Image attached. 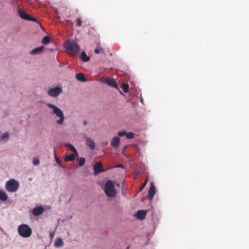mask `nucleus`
<instances>
[{
	"mask_svg": "<svg viewBox=\"0 0 249 249\" xmlns=\"http://www.w3.org/2000/svg\"><path fill=\"white\" fill-rule=\"evenodd\" d=\"M65 48L68 53L73 57L76 56L80 52V47L76 42L72 40L65 42Z\"/></svg>",
	"mask_w": 249,
	"mask_h": 249,
	"instance_id": "nucleus-1",
	"label": "nucleus"
},
{
	"mask_svg": "<svg viewBox=\"0 0 249 249\" xmlns=\"http://www.w3.org/2000/svg\"><path fill=\"white\" fill-rule=\"evenodd\" d=\"M104 191L106 195L110 197H114L117 195L115 186L111 180L107 181L105 185Z\"/></svg>",
	"mask_w": 249,
	"mask_h": 249,
	"instance_id": "nucleus-2",
	"label": "nucleus"
},
{
	"mask_svg": "<svg viewBox=\"0 0 249 249\" xmlns=\"http://www.w3.org/2000/svg\"><path fill=\"white\" fill-rule=\"evenodd\" d=\"M18 234L22 237H29L32 234V230L30 227L26 224H21L18 228Z\"/></svg>",
	"mask_w": 249,
	"mask_h": 249,
	"instance_id": "nucleus-3",
	"label": "nucleus"
},
{
	"mask_svg": "<svg viewBox=\"0 0 249 249\" xmlns=\"http://www.w3.org/2000/svg\"><path fill=\"white\" fill-rule=\"evenodd\" d=\"M47 106L53 108V113L59 118V119L57 121L56 123L59 125L62 124L64 121V116L62 111L53 104H48Z\"/></svg>",
	"mask_w": 249,
	"mask_h": 249,
	"instance_id": "nucleus-4",
	"label": "nucleus"
},
{
	"mask_svg": "<svg viewBox=\"0 0 249 249\" xmlns=\"http://www.w3.org/2000/svg\"><path fill=\"white\" fill-rule=\"evenodd\" d=\"M18 182L15 179H11L6 181L5 189L8 192H15L19 188Z\"/></svg>",
	"mask_w": 249,
	"mask_h": 249,
	"instance_id": "nucleus-5",
	"label": "nucleus"
},
{
	"mask_svg": "<svg viewBox=\"0 0 249 249\" xmlns=\"http://www.w3.org/2000/svg\"><path fill=\"white\" fill-rule=\"evenodd\" d=\"M62 91L61 88L56 87L53 88H51L48 90V94L51 97L57 96Z\"/></svg>",
	"mask_w": 249,
	"mask_h": 249,
	"instance_id": "nucleus-6",
	"label": "nucleus"
},
{
	"mask_svg": "<svg viewBox=\"0 0 249 249\" xmlns=\"http://www.w3.org/2000/svg\"><path fill=\"white\" fill-rule=\"evenodd\" d=\"M93 169L95 175H97L99 173L103 172L104 169L101 162H97L94 165Z\"/></svg>",
	"mask_w": 249,
	"mask_h": 249,
	"instance_id": "nucleus-7",
	"label": "nucleus"
},
{
	"mask_svg": "<svg viewBox=\"0 0 249 249\" xmlns=\"http://www.w3.org/2000/svg\"><path fill=\"white\" fill-rule=\"evenodd\" d=\"M104 81L108 86L113 88L118 89L117 83L114 79L107 78L104 79Z\"/></svg>",
	"mask_w": 249,
	"mask_h": 249,
	"instance_id": "nucleus-8",
	"label": "nucleus"
},
{
	"mask_svg": "<svg viewBox=\"0 0 249 249\" xmlns=\"http://www.w3.org/2000/svg\"><path fill=\"white\" fill-rule=\"evenodd\" d=\"M156 193V189L155 186L153 183H151L150 187L149 188L148 194V198L150 200H152L154 196L155 195Z\"/></svg>",
	"mask_w": 249,
	"mask_h": 249,
	"instance_id": "nucleus-9",
	"label": "nucleus"
},
{
	"mask_svg": "<svg viewBox=\"0 0 249 249\" xmlns=\"http://www.w3.org/2000/svg\"><path fill=\"white\" fill-rule=\"evenodd\" d=\"M44 211V209L43 207L40 206L34 208L32 211V213L35 216H38L41 214Z\"/></svg>",
	"mask_w": 249,
	"mask_h": 249,
	"instance_id": "nucleus-10",
	"label": "nucleus"
},
{
	"mask_svg": "<svg viewBox=\"0 0 249 249\" xmlns=\"http://www.w3.org/2000/svg\"><path fill=\"white\" fill-rule=\"evenodd\" d=\"M120 142V139L118 136H115L113 138L111 142V145L114 148H117Z\"/></svg>",
	"mask_w": 249,
	"mask_h": 249,
	"instance_id": "nucleus-11",
	"label": "nucleus"
},
{
	"mask_svg": "<svg viewBox=\"0 0 249 249\" xmlns=\"http://www.w3.org/2000/svg\"><path fill=\"white\" fill-rule=\"evenodd\" d=\"M146 213L144 210H139L136 213L135 216L139 219L142 220L143 219L145 216Z\"/></svg>",
	"mask_w": 249,
	"mask_h": 249,
	"instance_id": "nucleus-12",
	"label": "nucleus"
},
{
	"mask_svg": "<svg viewBox=\"0 0 249 249\" xmlns=\"http://www.w3.org/2000/svg\"><path fill=\"white\" fill-rule=\"evenodd\" d=\"M86 142L87 145L91 149L93 150L95 148V142L91 138L87 137L86 139Z\"/></svg>",
	"mask_w": 249,
	"mask_h": 249,
	"instance_id": "nucleus-13",
	"label": "nucleus"
},
{
	"mask_svg": "<svg viewBox=\"0 0 249 249\" xmlns=\"http://www.w3.org/2000/svg\"><path fill=\"white\" fill-rule=\"evenodd\" d=\"M44 48L43 46L36 48L31 52V54L34 55L40 54L42 52Z\"/></svg>",
	"mask_w": 249,
	"mask_h": 249,
	"instance_id": "nucleus-14",
	"label": "nucleus"
},
{
	"mask_svg": "<svg viewBox=\"0 0 249 249\" xmlns=\"http://www.w3.org/2000/svg\"><path fill=\"white\" fill-rule=\"evenodd\" d=\"M18 13L19 16L22 18V19H25V20H28L29 18L30 15L27 14V12L25 11H22L20 10H18Z\"/></svg>",
	"mask_w": 249,
	"mask_h": 249,
	"instance_id": "nucleus-15",
	"label": "nucleus"
},
{
	"mask_svg": "<svg viewBox=\"0 0 249 249\" xmlns=\"http://www.w3.org/2000/svg\"><path fill=\"white\" fill-rule=\"evenodd\" d=\"M76 78L77 80L81 82H86L87 79L85 77V75L82 73H78L76 74Z\"/></svg>",
	"mask_w": 249,
	"mask_h": 249,
	"instance_id": "nucleus-16",
	"label": "nucleus"
},
{
	"mask_svg": "<svg viewBox=\"0 0 249 249\" xmlns=\"http://www.w3.org/2000/svg\"><path fill=\"white\" fill-rule=\"evenodd\" d=\"M80 57L81 60L85 62H88L90 60V57L87 55L85 52H82L81 53Z\"/></svg>",
	"mask_w": 249,
	"mask_h": 249,
	"instance_id": "nucleus-17",
	"label": "nucleus"
},
{
	"mask_svg": "<svg viewBox=\"0 0 249 249\" xmlns=\"http://www.w3.org/2000/svg\"><path fill=\"white\" fill-rule=\"evenodd\" d=\"M8 198L6 193L3 190H0V200L2 201H6Z\"/></svg>",
	"mask_w": 249,
	"mask_h": 249,
	"instance_id": "nucleus-18",
	"label": "nucleus"
},
{
	"mask_svg": "<svg viewBox=\"0 0 249 249\" xmlns=\"http://www.w3.org/2000/svg\"><path fill=\"white\" fill-rule=\"evenodd\" d=\"M74 159H75V155L73 154H71L70 155H66L65 158V160L66 161H73Z\"/></svg>",
	"mask_w": 249,
	"mask_h": 249,
	"instance_id": "nucleus-19",
	"label": "nucleus"
},
{
	"mask_svg": "<svg viewBox=\"0 0 249 249\" xmlns=\"http://www.w3.org/2000/svg\"><path fill=\"white\" fill-rule=\"evenodd\" d=\"M63 244L64 243L62 239L61 238H59L56 240L54 243V245L56 247H60L63 245Z\"/></svg>",
	"mask_w": 249,
	"mask_h": 249,
	"instance_id": "nucleus-20",
	"label": "nucleus"
},
{
	"mask_svg": "<svg viewBox=\"0 0 249 249\" xmlns=\"http://www.w3.org/2000/svg\"><path fill=\"white\" fill-rule=\"evenodd\" d=\"M65 146L67 147H68L69 148V149L71 151L73 152L75 154H77V151L76 149L74 148V147L72 144H70V143L66 144Z\"/></svg>",
	"mask_w": 249,
	"mask_h": 249,
	"instance_id": "nucleus-21",
	"label": "nucleus"
},
{
	"mask_svg": "<svg viewBox=\"0 0 249 249\" xmlns=\"http://www.w3.org/2000/svg\"><path fill=\"white\" fill-rule=\"evenodd\" d=\"M50 42V38L49 36H45L42 40V43L44 44H47Z\"/></svg>",
	"mask_w": 249,
	"mask_h": 249,
	"instance_id": "nucleus-22",
	"label": "nucleus"
},
{
	"mask_svg": "<svg viewBox=\"0 0 249 249\" xmlns=\"http://www.w3.org/2000/svg\"><path fill=\"white\" fill-rule=\"evenodd\" d=\"M122 89L123 90V91L125 93H126L128 91V89H129L128 85L127 84H123L122 85Z\"/></svg>",
	"mask_w": 249,
	"mask_h": 249,
	"instance_id": "nucleus-23",
	"label": "nucleus"
},
{
	"mask_svg": "<svg viewBox=\"0 0 249 249\" xmlns=\"http://www.w3.org/2000/svg\"><path fill=\"white\" fill-rule=\"evenodd\" d=\"M85 163V159L84 158L81 157L79 160L78 165L80 166H82L84 165Z\"/></svg>",
	"mask_w": 249,
	"mask_h": 249,
	"instance_id": "nucleus-24",
	"label": "nucleus"
},
{
	"mask_svg": "<svg viewBox=\"0 0 249 249\" xmlns=\"http://www.w3.org/2000/svg\"><path fill=\"white\" fill-rule=\"evenodd\" d=\"M126 137L127 139H133L134 137V134L133 132L126 133Z\"/></svg>",
	"mask_w": 249,
	"mask_h": 249,
	"instance_id": "nucleus-25",
	"label": "nucleus"
},
{
	"mask_svg": "<svg viewBox=\"0 0 249 249\" xmlns=\"http://www.w3.org/2000/svg\"><path fill=\"white\" fill-rule=\"evenodd\" d=\"M33 162L34 165H37L39 163V160L37 158L35 157L33 159Z\"/></svg>",
	"mask_w": 249,
	"mask_h": 249,
	"instance_id": "nucleus-26",
	"label": "nucleus"
},
{
	"mask_svg": "<svg viewBox=\"0 0 249 249\" xmlns=\"http://www.w3.org/2000/svg\"><path fill=\"white\" fill-rule=\"evenodd\" d=\"M82 19L81 18H77L76 19V25L81 27L82 25Z\"/></svg>",
	"mask_w": 249,
	"mask_h": 249,
	"instance_id": "nucleus-27",
	"label": "nucleus"
},
{
	"mask_svg": "<svg viewBox=\"0 0 249 249\" xmlns=\"http://www.w3.org/2000/svg\"><path fill=\"white\" fill-rule=\"evenodd\" d=\"M118 136H119L120 137H123L124 135L126 136V132H125V131H120L118 132Z\"/></svg>",
	"mask_w": 249,
	"mask_h": 249,
	"instance_id": "nucleus-28",
	"label": "nucleus"
},
{
	"mask_svg": "<svg viewBox=\"0 0 249 249\" xmlns=\"http://www.w3.org/2000/svg\"><path fill=\"white\" fill-rule=\"evenodd\" d=\"M9 137V134L8 132H6L2 134L1 136V139L3 140L5 138H7Z\"/></svg>",
	"mask_w": 249,
	"mask_h": 249,
	"instance_id": "nucleus-29",
	"label": "nucleus"
},
{
	"mask_svg": "<svg viewBox=\"0 0 249 249\" xmlns=\"http://www.w3.org/2000/svg\"><path fill=\"white\" fill-rule=\"evenodd\" d=\"M28 20H31V21H35V22H37V19L35 18H33V17H32L31 16H29V19Z\"/></svg>",
	"mask_w": 249,
	"mask_h": 249,
	"instance_id": "nucleus-30",
	"label": "nucleus"
},
{
	"mask_svg": "<svg viewBox=\"0 0 249 249\" xmlns=\"http://www.w3.org/2000/svg\"><path fill=\"white\" fill-rule=\"evenodd\" d=\"M54 157H55V160H56V162L57 163H58L59 165H61V160L57 158L55 155H54Z\"/></svg>",
	"mask_w": 249,
	"mask_h": 249,
	"instance_id": "nucleus-31",
	"label": "nucleus"
},
{
	"mask_svg": "<svg viewBox=\"0 0 249 249\" xmlns=\"http://www.w3.org/2000/svg\"><path fill=\"white\" fill-rule=\"evenodd\" d=\"M115 167H124V165L122 164H118L115 166Z\"/></svg>",
	"mask_w": 249,
	"mask_h": 249,
	"instance_id": "nucleus-32",
	"label": "nucleus"
},
{
	"mask_svg": "<svg viewBox=\"0 0 249 249\" xmlns=\"http://www.w3.org/2000/svg\"><path fill=\"white\" fill-rule=\"evenodd\" d=\"M94 53H96L98 54L100 53V50L98 49H95L94 50Z\"/></svg>",
	"mask_w": 249,
	"mask_h": 249,
	"instance_id": "nucleus-33",
	"label": "nucleus"
},
{
	"mask_svg": "<svg viewBox=\"0 0 249 249\" xmlns=\"http://www.w3.org/2000/svg\"><path fill=\"white\" fill-rule=\"evenodd\" d=\"M87 124V122L86 121H84L83 122V124L86 125Z\"/></svg>",
	"mask_w": 249,
	"mask_h": 249,
	"instance_id": "nucleus-34",
	"label": "nucleus"
},
{
	"mask_svg": "<svg viewBox=\"0 0 249 249\" xmlns=\"http://www.w3.org/2000/svg\"><path fill=\"white\" fill-rule=\"evenodd\" d=\"M50 236H51V238H53V234H51Z\"/></svg>",
	"mask_w": 249,
	"mask_h": 249,
	"instance_id": "nucleus-35",
	"label": "nucleus"
},
{
	"mask_svg": "<svg viewBox=\"0 0 249 249\" xmlns=\"http://www.w3.org/2000/svg\"><path fill=\"white\" fill-rule=\"evenodd\" d=\"M56 12V13L57 14H58V13L57 11H56V12Z\"/></svg>",
	"mask_w": 249,
	"mask_h": 249,
	"instance_id": "nucleus-36",
	"label": "nucleus"
},
{
	"mask_svg": "<svg viewBox=\"0 0 249 249\" xmlns=\"http://www.w3.org/2000/svg\"><path fill=\"white\" fill-rule=\"evenodd\" d=\"M141 102H142V99H141Z\"/></svg>",
	"mask_w": 249,
	"mask_h": 249,
	"instance_id": "nucleus-37",
	"label": "nucleus"
},
{
	"mask_svg": "<svg viewBox=\"0 0 249 249\" xmlns=\"http://www.w3.org/2000/svg\"><path fill=\"white\" fill-rule=\"evenodd\" d=\"M146 183V182H145V183L144 184L143 186H144V185H145Z\"/></svg>",
	"mask_w": 249,
	"mask_h": 249,
	"instance_id": "nucleus-38",
	"label": "nucleus"
},
{
	"mask_svg": "<svg viewBox=\"0 0 249 249\" xmlns=\"http://www.w3.org/2000/svg\"><path fill=\"white\" fill-rule=\"evenodd\" d=\"M126 249H129V247H127V248Z\"/></svg>",
	"mask_w": 249,
	"mask_h": 249,
	"instance_id": "nucleus-39",
	"label": "nucleus"
}]
</instances>
